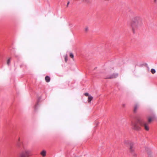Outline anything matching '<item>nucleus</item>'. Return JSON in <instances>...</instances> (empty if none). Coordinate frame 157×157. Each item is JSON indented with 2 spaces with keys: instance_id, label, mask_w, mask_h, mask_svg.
Listing matches in <instances>:
<instances>
[{
  "instance_id": "f257e3e1",
  "label": "nucleus",
  "mask_w": 157,
  "mask_h": 157,
  "mask_svg": "<svg viewBox=\"0 0 157 157\" xmlns=\"http://www.w3.org/2000/svg\"><path fill=\"white\" fill-rule=\"evenodd\" d=\"M136 120L137 122H135L134 124H132V125H133V128L134 129L136 130H140L141 129L140 126L144 127V129L146 131L149 130V127L148 126V123L145 121L140 116H137L136 118Z\"/></svg>"
},
{
  "instance_id": "f03ea898",
  "label": "nucleus",
  "mask_w": 157,
  "mask_h": 157,
  "mask_svg": "<svg viewBox=\"0 0 157 157\" xmlns=\"http://www.w3.org/2000/svg\"><path fill=\"white\" fill-rule=\"evenodd\" d=\"M142 24L141 19L140 17L136 16L133 19L131 23V26L134 33H135V30L139 27Z\"/></svg>"
},
{
  "instance_id": "7ed1b4c3",
  "label": "nucleus",
  "mask_w": 157,
  "mask_h": 157,
  "mask_svg": "<svg viewBox=\"0 0 157 157\" xmlns=\"http://www.w3.org/2000/svg\"><path fill=\"white\" fill-rule=\"evenodd\" d=\"M31 153V150L26 147H23L19 154L20 157H29Z\"/></svg>"
},
{
  "instance_id": "20e7f679",
  "label": "nucleus",
  "mask_w": 157,
  "mask_h": 157,
  "mask_svg": "<svg viewBox=\"0 0 157 157\" xmlns=\"http://www.w3.org/2000/svg\"><path fill=\"white\" fill-rule=\"evenodd\" d=\"M124 144L126 146H129V150L130 152L132 153V154L134 156H136V154L134 152V149H133L134 143L128 140H125L124 142Z\"/></svg>"
},
{
  "instance_id": "39448f33",
  "label": "nucleus",
  "mask_w": 157,
  "mask_h": 157,
  "mask_svg": "<svg viewBox=\"0 0 157 157\" xmlns=\"http://www.w3.org/2000/svg\"><path fill=\"white\" fill-rule=\"evenodd\" d=\"M118 75V74L117 73H113L112 75H111L110 76H108L106 77V78H114L117 77Z\"/></svg>"
},
{
  "instance_id": "423d86ee",
  "label": "nucleus",
  "mask_w": 157,
  "mask_h": 157,
  "mask_svg": "<svg viewBox=\"0 0 157 157\" xmlns=\"http://www.w3.org/2000/svg\"><path fill=\"white\" fill-rule=\"evenodd\" d=\"M41 98L40 97H39L38 98L37 100V103L36 104V105L34 107V109L35 110H36L37 109V107L39 106L38 103L40 102V100L41 99Z\"/></svg>"
},
{
  "instance_id": "0eeeda50",
  "label": "nucleus",
  "mask_w": 157,
  "mask_h": 157,
  "mask_svg": "<svg viewBox=\"0 0 157 157\" xmlns=\"http://www.w3.org/2000/svg\"><path fill=\"white\" fill-rule=\"evenodd\" d=\"M45 79L47 82H50V77L48 76H46L45 77Z\"/></svg>"
},
{
  "instance_id": "6e6552de",
  "label": "nucleus",
  "mask_w": 157,
  "mask_h": 157,
  "mask_svg": "<svg viewBox=\"0 0 157 157\" xmlns=\"http://www.w3.org/2000/svg\"><path fill=\"white\" fill-rule=\"evenodd\" d=\"M138 105L137 104H136L135 107H134V111L135 113L136 112V111H137V110L138 109Z\"/></svg>"
},
{
  "instance_id": "1a4fd4ad",
  "label": "nucleus",
  "mask_w": 157,
  "mask_h": 157,
  "mask_svg": "<svg viewBox=\"0 0 157 157\" xmlns=\"http://www.w3.org/2000/svg\"><path fill=\"white\" fill-rule=\"evenodd\" d=\"M93 98L91 96H90L88 97V102L90 101L93 99Z\"/></svg>"
},
{
  "instance_id": "9d476101",
  "label": "nucleus",
  "mask_w": 157,
  "mask_h": 157,
  "mask_svg": "<svg viewBox=\"0 0 157 157\" xmlns=\"http://www.w3.org/2000/svg\"><path fill=\"white\" fill-rule=\"evenodd\" d=\"M41 155L43 156L44 157L46 155V151H43L41 153Z\"/></svg>"
},
{
  "instance_id": "9b49d317",
  "label": "nucleus",
  "mask_w": 157,
  "mask_h": 157,
  "mask_svg": "<svg viewBox=\"0 0 157 157\" xmlns=\"http://www.w3.org/2000/svg\"><path fill=\"white\" fill-rule=\"evenodd\" d=\"M151 72L152 74H154L155 73L156 71L154 69L152 68L151 69Z\"/></svg>"
},
{
  "instance_id": "f8f14e48",
  "label": "nucleus",
  "mask_w": 157,
  "mask_h": 157,
  "mask_svg": "<svg viewBox=\"0 0 157 157\" xmlns=\"http://www.w3.org/2000/svg\"><path fill=\"white\" fill-rule=\"evenodd\" d=\"M10 60H11V58H10L7 60V63L8 65H9V64H10Z\"/></svg>"
},
{
  "instance_id": "ddd939ff",
  "label": "nucleus",
  "mask_w": 157,
  "mask_h": 157,
  "mask_svg": "<svg viewBox=\"0 0 157 157\" xmlns=\"http://www.w3.org/2000/svg\"><path fill=\"white\" fill-rule=\"evenodd\" d=\"M70 57L72 58H74V55L72 53H71L70 54Z\"/></svg>"
},
{
  "instance_id": "4468645a",
  "label": "nucleus",
  "mask_w": 157,
  "mask_h": 157,
  "mask_svg": "<svg viewBox=\"0 0 157 157\" xmlns=\"http://www.w3.org/2000/svg\"><path fill=\"white\" fill-rule=\"evenodd\" d=\"M152 121V118L151 117H149L148 119V121L149 123H150Z\"/></svg>"
},
{
  "instance_id": "2eb2a0df",
  "label": "nucleus",
  "mask_w": 157,
  "mask_h": 157,
  "mask_svg": "<svg viewBox=\"0 0 157 157\" xmlns=\"http://www.w3.org/2000/svg\"><path fill=\"white\" fill-rule=\"evenodd\" d=\"M83 1L85 2H86L88 3L89 2V0H82Z\"/></svg>"
},
{
  "instance_id": "dca6fc26",
  "label": "nucleus",
  "mask_w": 157,
  "mask_h": 157,
  "mask_svg": "<svg viewBox=\"0 0 157 157\" xmlns=\"http://www.w3.org/2000/svg\"><path fill=\"white\" fill-rule=\"evenodd\" d=\"M84 95H85V96H89V94L88 93H85L84 94Z\"/></svg>"
},
{
  "instance_id": "f3484780",
  "label": "nucleus",
  "mask_w": 157,
  "mask_h": 157,
  "mask_svg": "<svg viewBox=\"0 0 157 157\" xmlns=\"http://www.w3.org/2000/svg\"><path fill=\"white\" fill-rule=\"evenodd\" d=\"M88 30V28L87 27H86L85 28V30L86 31H87Z\"/></svg>"
},
{
  "instance_id": "a211bd4d",
  "label": "nucleus",
  "mask_w": 157,
  "mask_h": 157,
  "mask_svg": "<svg viewBox=\"0 0 157 157\" xmlns=\"http://www.w3.org/2000/svg\"><path fill=\"white\" fill-rule=\"evenodd\" d=\"M154 2L156 4H157V0H154Z\"/></svg>"
},
{
  "instance_id": "6ab92c4d",
  "label": "nucleus",
  "mask_w": 157,
  "mask_h": 157,
  "mask_svg": "<svg viewBox=\"0 0 157 157\" xmlns=\"http://www.w3.org/2000/svg\"><path fill=\"white\" fill-rule=\"evenodd\" d=\"M69 2H68L67 3V6H68V5L69 4Z\"/></svg>"
},
{
  "instance_id": "aec40b11",
  "label": "nucleus",
  "mask_w": 157,
  "mask_h": 157,
  "mask_svg": "<svg viewBox=\"0 0 157 157\" xmlns=\"http://www.w3.org/2000/svg\"><path fill=\"white\" fill-rule=\"evenodd\" d=\"M67 59L66 57L65 58V61L66 62H67Z\"/></svg>"
},
{
  "instance_id": "412c9836",
  "label": "nucleus",
  "mask_w": 157,
  "mask_h": 157,
  "mask_svg": "<svg viewBox=\"0 0 157 157\" xmlns=\"http://www.w3.org/2000/svg\"><path fill=\"white\" fill-rule=\"evenodd\" d=\"M150 157H151L150 156Z\"/></svg>"
}]
</instances>
